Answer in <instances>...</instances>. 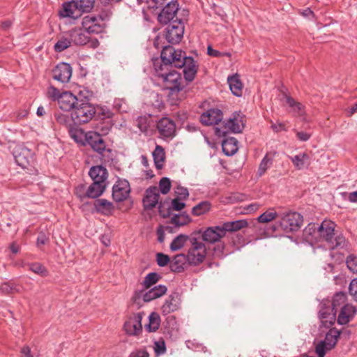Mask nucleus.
I'll return each instance as SVG.
<instances>
[{
	"instance_id": "nucleus-1",
	"label": "nucleus",
	"mask_w": 357,
	"mask_h": 357,
	"mask_svg": "<svg viewBox=\"0 0 357 357\" xmlns=\"http://www.w3.org/2000/svg\"><path fill=\"white\" fill-rule=\"evenodd\" d=\"M153 68L155 75L160 80L163 87L169 91V94H176L183 89L182 78L179 73L169 67H159L158 61H153Z\"/></svg>"
},
{
	"instance_id": "nucleus-57",
	"label": "nucleus",
	"mask_w": 357,
	"mask_h": 357,
	"mask_svg": "<svg viewBox=\"0 0 357 357\" xmlns=\"http://www.w3.org/2000/svg\"><path fill=\"white\" fill-rule=\"evenodd\" d=\"M153 349L156 356L162 355L166 352V345L162 338L155 341Z\"/></svg>"
},
{
	"instance_id": "nucleus-46",
	"label": "nucleus",
	"mask_w": 357,
	"mask_h": 357,
	"mask_svg": "<svg viewBox=\"0 0 357 357\" xmlns=\"http://www.w3.org/2000/svg\"><path fill=\"white\" fill-rule=\"evenodd\" d=\"M190 238L188 236L185 234H179L176 238L173 239L170 244V250L172 251H177L181 249L185 244L186 241Z\"/></svg>"
},
{
	"instance_id": "nucleus-42",
	"label": "nucleus",
	"mask_w": 357,
	"mask_h": 357,
	"mask_svg": "<svg viewBox=\"0 0 357 357\" xmlns=\"http://www.w3.org/2000/svg\"><path fill=\"white\" fill-rule=\"evenodd\" d=\"M74 7L82 13H89L94 6L95 0H73Z\"/></svg>"
},
{
	"instance_id": "nucleus-5",
	"label": "nucleus",
	"mask_w": 357,
	"mask_h": 357,
	"mask_svg": "<svg viewBox=\"0 0 357 357\" xmlns=\"http://www.w3.org/2000/svg\"><path fill=\"white\" fill-rule=\"evenodd\" d=\"M279 226L285 233L298 231L303 222V216L297 212L284 211L280 213Z\"/></svg>"
},
{
	"instance_id": "nucleus-43",
	"label": "nucleus",
	"mask_w": 357,
	"mask_h": 357,
	"mask_svg": "<svg viewBox=\"0 0 357 357\" xmlns=\"http://www.w3.org/2000/svg\"><path fill=\"white\" fill-rule=\"evenodd\" d=\"M347 294L344 292H337L333 297L332 308L337 313L338 308L342 309V307L346 305Z\"/></svg>"
},
{
	"instance_id": "nucleus-7",
	"label": "nucleus",
	"mask_w": 357,
	"mask_h": 357,
	"mask_svg": "<svg viewBox=\"0 0 357 357\" xmlns=\"http://www.w3.org/2000/svg\"><path fill=\"white\" fill-rule=\"evenodd\" d=\"M96 112V108L92 104L86 100L80 99L71 113L72 119L75 123H86L93 118Z\"/></svg>"
},
{
	"instance_id": "nucleus-12",
	"label": "nucleus",
	"mask_w": 357,
	"mask_h": 357,
	"mask_svg": "<svg viewBox=\"0 0 357 357\" xmlns=\"http://www.w3.org/2000/svg\"><path fill=\"white\" fill-rule=\"evenodd\" d=\"M178 10V3L176 0H172L161 10L158 16V22L160 24H169L176 17Z\"/></svg>"
},
{
	"instance_id": "nucleus-54",
	"label": "nucleus",
	"mask_w": 357,
	"mask_h": 357,
	"mask_svg": "<svg viewBox=\"0 0 357 357\" xmlns=\"http://www.w3.org/2000/svg\"><path fill=\"white\" fill-rule=\"evenodd\" d=\"M113 107L120 113H126L129 109V106L123 98H116L113 102Z\"/></svg>"
},
{
	"instance_id": "nucleus-63",
	"label": "nucleus",
	"mask_w": 357,
	"mask_h": 357,
	"mask_svg": "<svg viewBox=\"0 0 357 357\" xmlns=\"http://www.w3.org/2000/svg\"><path fill=\"white\" fill-rule=\"evenodd\" d=\"M153 293L156 297V298L161 297L167 292V287L165 285H158L152 288Z\"/></svg>"
},
{
	"instance_id": "nucleus-10",
	"label": "nucleus",
	"mask_w": 357,
	"mask_h": 357,
	"mask_svg": "<svg viewBox=\"0 0 357 357\" xmlns=\"http://www.w3.org/2000/svg\"><path fill=\"white\" fill-rule=\"evenodd\" d=\"M340 335L339 330L335 328H331L326 334L325 339L316 346L315 351L318 357H324L326 353L335 346Z\"/></svg>"
},
{
	"instance_id": "nucleus-20",
	"label": "nucleus",
	"mask_w": 357,
	"mask_h": 357,
	"mask_svg": "<svg viewBox=\"0 0 357 357\" xmlns=\"http://www.w3.org/2000/svg\"><path fill=\"white\" fill-rule=\"evenodd\" d=\"M225 236V232L221 226L210 227L202 233V240L208 243H215Z\"/></svg>"
},
{
	"instance_id": "nucleus-55",
	"label": "nucleus",
	"mask_w": 357,
	"mask_h": 357,
	"mask_svg": "<svg viewBox=\"0 0 357 357\" xmlns=\"http://www.w3.org/2000/svg\"><path fill=\"white\" fill-rule=\"evenodd\" d=\"M171 180L168 177H162L159 181V193L167 195L171 189Z\"/></svg>"
},
{
	"instance_id": "nucleus-28",
	"label": "nucleus",
	"mask_w": 357,
	"mask_h": 357,
	"mask_svg": "<svg viewBox=\"0 0 357 357\" xmlns=\"http://www.w3.org/2000/svg\"><path fill=\"white\" fill-rule=\"evenodd\" d=\"M106 185L99 184L98 182H93L86 189L84 195L79 194V197L91 199H96L100 197L106 190Z\"/></svg>"
},
{
	"instance_id": "nucleus-27",
	"label": "nucleus",
	"mask_w": 357,
	"mask_h": 357,
	"mask_svg": "<svg viewBox=\"0 0 357 357\" xmlns=\"http://www.w3.org/2000/svg\"><path fill=\"white\" fill-rule=\"evenodd\" d=\"M188 264L189 265V261L187 255L178 254L171 260L170 270L172 272L181 273L184 271Z\"/></svg>"
},
{
	"instance_id": "nucleus-44",
	"label": "nucleus",
	"mask_w": 357,
	"mask_h": 357,
	"mask_svg": "<svg viewBox=\"0 0 357 357\" xmlns=\"http://www.w3.org/2000/svg\"><path fill=\"white\" fill-rule=\"evenodd\" d=\"M279 217L280 213H278L274 208H270L257 218V221L259 223H268Z\"/></svg>"
},
{
	"instance_id": "nucleus-30",
	"label": "nucleus",
	"mask_w": 357,
	"mask_h": 357,
	"mask_svg": "<svg viewBox=\"0 0 357 357\" xmlns=\"http://www.w3.org/2000/svg\"><path fill=\"white\" fill-rule=\"evenodd\" d=\"M336 314L332 307L323 306L319 310V317L324 326H330L335 323Z\"/></svg>"
},
{
	"instance_id": "nucleus-58",
	"label": "nucleus",
	"mask_w": 357,
	"mask_h": 357,
	"mask_svg": "<svg viewBox=\"0 0 357 357\" xmlns=\"http://www.w3.org/2000/svg\"><path fill=\"white\" fill-rule=\"evenodd\" d=\"M346 264L348 268L354 273H357V256L350 255L347 257Z\"/></svg>"
},
{
	"instance_id": "nucleus-23",
	"label": "nucleus",
	"mask_w": 357,
	"mask_h": 357,
	"mask_svg": "<svg viewBox=\"0 0 357 357\" xmlns=\"http://www.w3.org/2000/svg\"><path fill=\"white\" fill-rule=\"evenodd\" d=\"M89 175L93 182H98L99 184L107 186L108 172L102 165L93 166L89 171Z\"/></svg>"
},
{
	"instance_id": "nucleus-40",
	"label": "nucleus",
	"mask_w": 357,
	"mask_h": 357,
	"mask_svg": "<svg viewBox=\"0 0 357 357\" xmlns=\"http://www.w3.org/2000/svg\"><path fill=\"white\" fill-rule=\"evenodd\" d=\"M160 317L157 312H151L149 316V324H146L144 328L149 333L155 332L160 327Z\"/></svg>"
},
{
	"instance_id": "nucleus-62",
	"label": "nucleus",
	"mask_w": 357,
	"mask_h": 357,
	"mask_svg": "<svg viewBox=\"0 0 357 357\" xmlns=\"http://www.w3.org/2000/svg\"><path fill=\"white\" fill-rule=\"evenodd\" d=\"M349 291L354 300L357 301V278L351 280L349 284Z\"/></svg>"
},
{
	"instance_id": "nucleus-15",
	"label": "nucleus",
	"mask_w": 357,
	"mask_h": 357,
	"mask_svg": "<svg viewBox=\"0 0 357 357\" xmlns=\"http://www.w3.org/2000/svg\"><path fill=\"white\" fill-rule=\"evenodd\" d=\"M142 316L141 312L133 314L125 322L123 328L128 335H138L142 331Z\"/></svg>"
},
{
	"instance_id": "nucleus-3",
	"label": "nucleus",
	"mask_w": 357,
	"mask_h": 357,
	"mask_svg": "<svg viewBox=\"0 0 357 357\" xmlns=\"http://www.w3.org/2000/svg\"><path fill=\"white\" fill-rule=\"evenodd\" d=\"M162 38L157 36L154 40L153 45L157 49L162 48L160 58L161 60L156 59L154 61L158 62L159 67L165 68H178L180 65H183L181 63L183 56L185 52L181 50H176L173 46L165 45L161 44Z\"/></svg>"
},
{
	"instance_id": "nucleus-37",
	"label": "nucleus",
	"mask_w": 357,
	"mask_h": 357,
	"mask_svg": "<svg viewBox=\"0 0 357 357\" xmlns=\"http://www.w3.org/2000/svg\"><path fill=\"white\" fill-rule=\"evenodd\" d=\"M286 103L291 109V112L295 116H303L305 115L304 106L298 102H296L289 96H284Z\"/></svg>"
},
{
	"instance_id": "nucleus-52",
	"label": "nucleus",
	"mask_w": 357,
	"mask_h": 357,
	"mask_svg": "<svg viewBox=\"0 0 357 357\" xmlns=\"http://www.w3.org/2000/svg\"><path fill=\"white\" fill-rule=\"evenodd\" d=\"M160 276L157 273H150L144 278L143 286L145 289L150 288L159 280Z\"/></svg>"
},
{
	"instance_id": "nucleus-22",
	"label": "nucleus",
	"mask_w": 357,
	"mask_h": 357,
	"mask_svg": "<svg viewBox=\"0 0 357 357\" xmlns=\"http://www.w3.org/2000/svg\"><path fill=\"white\" fill-rule=\"evenodd\" d=\"M79 99L74 96L71 92L65 91L61 93V96L59 98L58 105L59 108L65 112L75 109Z\"/></svg>"
},
{
	"instance_id": "nucleus-33",
	"label": "nucleus",
	"mask_w": 357,
	"mask_h": 357,
	"mask_svg": "<svg viewBox=\"0 0 357 357\" xmlns=\"http://www.w3.org/2000/svg\"><path fill=\"white\" fill-rule=\"evenodd\" d=\"M227 82L232 93L240 97L242 95L243 84L237 74L228 77Z\"/></svg>"
},
{
	"instance_id": "nucleus-50",
	"label": "nucleus",
	"mask_w": 357,
	"mask_h": 357,
	"mask_svg": "<svg viewBox=\"0 0 357 357\" xmlns=\"http://www.w3.org/2000/svg\"><path fill=\"white\" fill-rule=\"evenodd\" d=\"M211 208V204L208 201H203L195 206L192 209L194 215L199 216L208 212Z\"/></svg>"
},
{
	"instance_id": "nucleus-56",
	"label": "nucleus",
	"mask_w": 357,
	"mask_h": 357,
	"mask_svg": "<svg viewBox=\"0 0 357 357\" xmlns=\"http://www.w3.org/2000/svg\"><path fill=\"white\" fill-rule=\"evenodd\" d=\"M272 164L271 158H268L267 155H266L262 160L261 161L258 169V174L259 176H261L267 170V169Z\"/></svg>"
},
{
	"instance_id": "nucleus-11",
	"label": "nucleus",
	"mask_w": 357,
	"mask_h": 357,
	"mask_svg": "<svg viewBox=\"0 0 357 357\" xmlns=\"http://www.w3.org/2000/svg\"><path fill=\"white\" fill-rule=\"evenodd\" d=\"M13 155L16 164L23 169L27 168L33 159L32 151L23 145L16 146Z\"/></svg>"
},
{
	"instance_id": "nucleus-16",
	"label": "nucleus",
	"mask_w": 357,
	"mask_h": 357,
	"mask_svg": "<svg viewBox=\"0 0 357 357\" xmlns=\"http://www.w3.org/2000/svg\"><path fill=\"white\" fill-rule=\"evenodd\" d=\"M160 193L159 189L157 186H150L145 190L144 196L142 199L143 206L144 209L151 210L155 208L157 205H160L161 202H159Z\"/></svg>"
},
{
	"instance_id": "nucleus-45",
	"label": "nucleus",
	"mask_w": 357,
	"mask_h": 357,
	"mask_svg": "<svg viewBox=\"0 0 357 357\" xmlns=\"http://www.w3.org/2000/svg\"><path fill=\"white\" fill-rule=\"evenodd\" d=\"M68 132L70 137L73 139L76 142L82 145H86V132L82 129L71 127L69 128Z\"/></svg>"
},
{
	"instance_id": "nucleus-14",
	"label": "nucleus",
	"mask_w": 357,
	"mask_h": 357,
	"mask_svg": "<svg viewBox=\"0 0 357 357\" xmlns=\"http://www.w3.org/2000/svg\"><path fill=\"white\" fill-rule=\"evenodd\" d=\"M181 63L183 65H180L178 68H183V72L185 79L188 82H191L195 78L198 70V65L192 56H187L186 54L183 57Z\"/></svg>"
},
{
	"instance_id": "nucleus-60",
	"label": "nucleus",
	"mask_w": 357,
	"mask_h": 357,
	"mask_svg": "<svg viewBox=\"0 0 357 357\" xmlns=\"http://www.w3.org/2000/svg\"><path fill=\"white\" fill-rule=\"evenodd\" d=\"M61 93L59 90L53 86H50L47 89V97L51 98L53 100H59L60 96H61Z\"/></svg>"
},
{
	"instance_id": "nucleus-24",
	"label": "nucleus",
	"mask_w": 357,
	"mask_h": 357,
	"mask_svg": "<svg viewBox=\"0 0 357 357\" xmlns=\"http://www.w3.org/2000/svg\"><path fill=\"white\" fill-rule=\"evenodd\" d=\"M89 33L82 28H75L70 30L67 35L70 37L73 45H85L89 42Z\"/></svg>"
},
{
	"instance_id": "nucleus-31",
	"label": "nucleus",
	"mask_w": 357,
	"mask_h": 357,
	"mask_svg": "<svg viewBox=\"0 0 357 357\" xmlns=\"http://www.w3.org/2000/svg\"><path fill=\"white\" fill-rule=\"evenodd\" d=\"M94 207L97 212L105 215H111L114 210V204L105 199H97L94 203Z\"/></svg>"
},
{
	"instance_id": "nucleus-26",
	"label": "nucleus",
	"mask_w": 357,
	"mask_h": 357,
	"mask_svg": "<svg viewBox=\"0 0 357 357\" xmlns=\"http://www.w3.org/2000/svg\"><path fill=\"white\" fill-rule=\"evenodd\" d=\"M180 198H175L172 200L171 206H169L167 208H165V203H160L158 206V211L160 215L163 218H167L170 215L171 210L181 211L182 210L185 204L181 202Z\"/></svg>"
},
{
	"instance_id": "nucleus-48",
	"label": "nucleus",
	"mask_w": 357,
	"mask_h": 357,
	"mask_svg": "<svg viewBox=\"0 0 357 357\" xmlns=\"http://www.w3.org/2000/svg\"><path fill=\"white\" fill-rule=\"evenodd\" d=\"M73 45L70 37L63 36L54 44V49L56 52H61Z\"/></svg>"
},
{
	"instance_id": "nucleus-39",
	"label": "nucleus",
	"mask_w": 357,
	"mask_h": 357,
	"mask_svg": "<svg viewBox=\"0 0 357 357\" xmlns=\"http://www.w3.org/2000/svg\"><path fill=\"white\" fill-rule=\"evenodd\" d=\"M152 155L155 167L158 169H162L163 167L165 159V153L164 149L160 145H156L155 150L153 151Z\"/></svg>"
},
{
	"instance_id": "nucleus-19",
	"label": "nucleus",
	"mask_w": 357,
	"mask_h": 357,
	"mask_svg": "<svg viewBox=\"0 0 357 357\" xmlns=\"http://www.w3.org/2000/svg\"><path fill=\"white\" fill-rule=\"evenodd\" d=\"M223 119V113L219 109H209L200 116V121L204 126L218 125Z\"/></svg>"
},
{
	"instance_id": "nucleus-18",
	"label": "nucleus",
	"mask_w": 357,
	"mask_h": 357,
	"mask_svg": "<svg viewBox=\"0 0 357 357\" xmlns=\"http://www.w3.org/2000/svg\"><path fill=\"white\" fill-rule=\"evenodd\" d=\"M73 69L70 64L59 63L52 70L53 78L61 83H68L72 76Z\"/></svg>"
},
{
	"instance_id": "nucleus-38",
	"label": "nucleus",
	"mask_w": 357,
	"mask_h": 357,
	"mask_svg": "<svg viewBox=\"0 0 357 357\" xmlns=\"http://www.w3.org/2000/svg\"><path fill=\"white\" fill-rule=\"evenodd\" d=\"M248 226V222L245 220H238L231 222H225L222 225L224 232L236 231Z\"/></svg>"
},
{
	"instance_id": "nucleus-61",
	"label": "nucleus",
	"mask_w": 357,
	"mask_h": 357,
	"mask_svg": "<svg viewBox=\"0 0 357 357\" xmlns=\"http://www.w3.org/2000/svg\"><path fill=\"white\" fill-rule=\"evenodd\" d=\"M175 194L177 195V198H180L182 199H185L189 196L188 190L183 186L178 185L174 190Z\"/></svg>"
},
{
	"instance_id": "nucleus-41",
	"label": "nucleus",
	"mask_w": 357,
	"mask_h": 357,
	"mask_svg": "<svg viewBox=\"0 0 357 357\" xmlns=\"http://www.w3.org/2000/svg\"><path fill=\"white\" fill-rule=\"evenodd\" d=\"M289 158L297 169H303L308 165L309 156L305 153L291 156Z\"/></svg>"
},
{
	"instance_id": "nucleus-47",
	"label": "nucleus",
	"mask_w": 357,
	"mask_h": 357,
	"mask_svg": "<svg viewBox=\"0 0 357 357\" xmlns=\"http://www.w3.org/2000/svg\"><path fill=\"white\" fill-rule=\"evenodd\" d=\"M21 287L14 282H4L0 286V293L3 294H12L20 292Z\"/></svg>"
},
{
	"instance_id": "nucleus-35",
	"label": "nucleus",
	"mask_w": 357,
	"mask_h": 357,
	"mask_svg": "<svg viewBox=\"0 0 357 357\" xmlns=\"http://www.w3.org/2000/svg\"><path fill=\"white\" fill-rule=\"evenodd\" d=\"M319 225L318 224L311 222L303 230V236L305 238L310 242H317Z\"/></svg>"
},
{
	"instance_id": "nucleus-49",
	"label": "nucleus",
	"mask_w": 357,
	"mask_h": 357,
	"mask_svg": "<svg viewBox=\"0 0 357 357\" xmlns=\"http://www.w3.org/2000/svg\"><path fill=\"white\" fill-rule=\"evenodd\" d=\"M190 220V216L187 213H183L173 215L171 219V223L176 227H181L188 224Z\"/></svg>"
},
{
	"instance_id": "nucleus-29",
	"label": "nucleus",
	"mask_w": 357,
	"mask_h": 357,
	"mask_svg": "<svg viewBox=\"0 0 357 357\" xmlns=\"http://www.w3.org/2000/svg\"><path fill=\"white\" fill-rule=\"evenodd\" d=\"M356 311V307L352 305L347 304L342 306L337 317L338 324H347L354 317Z\"/></svg>"
},
{
	"instance_id": "nucleus-13",
	"label": "nucleus",
	"mask_w": 357,
	"mask_h": 357,
	"mask_svg": "<svg viewBox=\"0 0 357 357\" xmlns=\"http://www.w3.org/2000/svg\"><path fill=\"white\" fill-rule=\"evenodd\" d=\"M102 19L92 15H86L82 18V26L89 34H98L103 31L104 27Z\"/></svg>"
},
{
	"instance_id": "nucleus-2",
	"label": "nucleus",
	"mask_w": 357,
	"mask_h": 357,
	"mask_svg": "<svg viewBox=\"0 0 357 357\" xmlns=\"http://www.w3.org/2000/svg\"><path fill=\"white\" fill-rule=\"evenodd\" d=\"M86 143L97 153L102 163L110 164L113 162L115 152L107 144L100 134L93 131L86 132Z\"/></svg>"
},
{
	"instance_id": "nucleus-9",
	"label": "nucleus",
	"mask_w": 357,
	"mask_h": 357,
	"mask_svg": "<svg viewBox=\"0 0 357 357\" xmlns=\"http://www.w3.org/2000/svg\"><path fill=\"white\" fill-rule=\"evenodd\" d=\"M184 29L183 20L176 17L175 21L170 22L165 28L164 37L168 43L178 44L183 38Z\"/></svg>"
},
{
	"instance_id": "nucleus-6",
	"label": "nucleus",
	"mask_w": 357,
	"mask_h": 357,
	"mask_svg": "<svg viewBox=\"0 0 357 357\" xmlns=\"http://www.w3.org/2000/svg\"><path fill=\"white\" fill-rule=\"evenodd\" d=\"M243 115L240 112L234 113L222 126L215 128V134L218 137H225L229 132L240 133L244 128Z\"/></svg>"
},
{
	"instance_id": "nucleus-53",
	"label": "nucleus",
	"mask_w": 357,
	"mask_h": 357,
	"mask_svg": "<svg viewBox=\"0 0 357 357\" xmlns=\"http://www.w3.org/2000/svg\"><path fill=\"white\" fill-rule=\"evenodd\" d=\"M26 266H28V268L29 271H32L33 273L44 276L47 275V269L40 264L38 262L35 263H28L26 264Z\"/></svg>"
},
{
	"instance_id": "nucleus-64",
	"label": "nucleus",
	"mask_w": 357,
	"mask_h": 357,
	"mask_svg": "<svg viewBox=\"0 0 357 357\" xmlns=\"http://www.w3.org/2000/svg\"><path fill=\"white\" fill-rule=\"evenodd\" d=\"M128 357H149V354L145 349H139L132 351Z\"/></svg>"
},
{
	"instance_id": "nucleus-17",
	"label": "nucleus",
	"mask_w": 357,
	"mask_h": 357,
	"mask_svg": "<svg viewBox=\"0 0 357 357\" xmlns=\"http://www.w3.org/2000/svg\"><path fill=\"white\" fill-rule=\"evenodd\" d=\"M130 187L128 181L118 180L112 188V197L116 202L126 200L130 194Z\"/></svg>"
},
{
	"instance_id": "nucleus-25",
	"label": "nucleus",
	"mask_w": 357,
	"mask_h": 357,
	"mask_svg": "<svg viewBox=\"0 0 357 357\" xmlns=\"http://www.w3.org/2000/svg\"><path fill=\"white\" fill-rule=\"evenodd\" d=\"M180 305L179 294L176 292L170 294L165 300L161 307V311L163 315L169 314L178 310Z\"/></svg>"
},
{
	"instance_id": "nucleus-21",
	"label": "nucleus",
	"mask_w": 357,
	"mask_h": 357,
	"mask_svg": "<svg viewBox=\"0 0 357 357\" xmlns=\"http://www.w3.org/2000/svg\"><path fill=\"white\" fill-rule=\"evenodd\" d=\"M157 129L163 138H172L176 132L174 122L169 118H162L157 123Z\"/></svg>"
},
{
	"instance_id": "nucleus-32",
	"label": "nucleus",
	"mask_w": 357,
	"mask_h": 357,
	"mask_svg": "<svg viewBox=\"0 0 357 357\" xmlns=\"http://www.w3.org/2000/svg\"><path fill=\"white\" fill-rule=\"evenodd\" d=\"M59 16L61 17H70L76 20L81 16V13H77L74 7L73 0L65 2L62 5L61 10H59Z\"/></svg>"
},
{
	"instance_id": "nucleus-36",
	"label": "nucleus",
	"mask_w": 357,
	"mask_h": 357,
	"mask_svg": "<svg viewBox=\"0 0 357 357\" xmlns=\"http://www.w3.org/2000/svg\"><path fill=\"white\" fill-rule=\"evenodd\" d=\"M155 298L153 291L151 289L146 292L144 290L136 291L133 295L132 301L134 303L139 304L141 300L144 302H150Z\"/></svg>"
},
{
	"instance_id": "nucleus-51",
	"label": "nucleus",
	"mask_w": 357,
	"mask_h": 357,
	"mask_svg": "<svg viewBox=\"0 0 357 357\" xmlns=\"http://www.w3.org/2000/svg\"><path fill=\"white\" fill-rule=\"evenodd\" d=\"M54 117L58 123L68 128L71 126V121H73V119L72 117L70 118L68 114L61 113L60 112H56L54 114Z\"/></svg>"
},
{
	"instance_id": "nucleus-59",
	"label": "nucleus",
	"mask_w": 357,
	"mask_h": 357,
	"mask_svg": "<svg viewBox=\"0 0 357 357\" xmlns=\"http://www.w3.org/2000/svg\"><path fill=\"white\" fill-rule=\"evenodd\" d=\"M156 261L159 266L164 267L168 264H170L171 260L168 255L162 252H158L156 254Z\"/></svg>"
},
{
	"instance_id": "nucleus-34",
	"label": "nucleus",
	"mask_w": 357,
	"mask_h": 357,
	"mask_svg": "<svg viewBox=\"0 0 357 357\" xmlns=\"http://www.w3.org/2000/svg\"><path fill=\"white\" fill-rule=\"evenodd\" d=\"M222 149L226 155H233L238 151V141L234 137L225 139L222 143Z\"/></svg>"
},
{
	"instance_id": "nucleus-4",
	"label": "nucleus",
	"mask_w": 357,
	"mask_h": 357,
	"mask_svg": "<svg viewBox=\"0 0 357 357\" xmlns=\"http://www.w3.org/2000/svg\"><path fill=\"white\" fill-rule=\"evenodd\" d=\"M335 222L324 220L319 225L317 242L326 241L332 250L344 248L347 242L342 234L335 232Z\"/></svg>"
},
{
	"instance_id": "nucleus-8",
	"label": "nucleus",
	"mask_w": 357,
	"mask_h": 357,
	"mask_svg": "<svg viewBox=\"0 0 357 357\" xmlns=\"http://www.w3.org/2000/svg\"><path fill=\"white\" fill-rule=\"evenodd\" d=\"M190 242L191 245L187 253L189 265L197 266L204 261L207 253L206 248L203 242L195 237L190 238Z\"/></svg>"
}]
</instances>
